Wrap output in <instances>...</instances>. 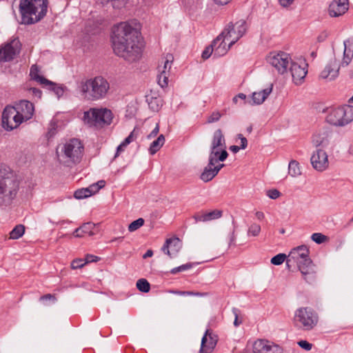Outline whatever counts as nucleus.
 I'll return each instance as SVG.
<instances>
[{"instance_id": "1", "label": "nucleus", "mask_w": 353, "mask_h": 353, "mask_svg": "<svg viewBox=\"0 0 353 353\" xmlns=\"http://www.w3.org/2000/svg\"><path fill=\"white\" fill-rule=\"evenodd\" d=\"M112 48L114 53L128 62L139 59L142 42L139 32L129 22H121L113 28Z\"/></svg>"}, {"instance_id": "2", "label": "nucleus", "mask_w": 353, "mask_h": 353, "mask_svg": "<svg viewBox=\"0 0 353 353\" xmlns=\"http://www.w3.org/2000/svg\"><path fill=\"white\" fill-rule=\"evenodd\" d=\"M47 10L48 0H20L21 23L30 25L39 22L46 16Z\"/></svg>"}, {"instance_id": "3", "label": "nucleus", "mask_w": 353, "mask_h": 353, "mask_svg": "<svg viewBox=\"0 0 353 353\" xmlns=\"http://www.w3.org/2000/svg\"><path fill=\"white\" fill-rule=\"evenodd\" d=\"M83 97L91 101H97L105 97L110 85L108 81L102 77L82 81L79 85Z\"/></svg>"}, {"instance_id": "4", "label": "nucleus", "mask_w": 353, "mask_h": 353, "mask_svg": "<svg viewBox=\"0 0 353 353\" xmlns=\"http://www.w3.org/2000/svg\"><path fill=\"white\" fill-rule=\"evenodd\" d=\"M19 182L16 176L6 167H0V203H9L16 196Z\"/></svg>"}, {"instance_id": "5", "label": "nucleus", "mask_w": 353, "mask_h": 353, "mask_svg": "<svg viewBox=\"0 0 353 353\" xmlns=\"http://www.w3.org/2000/svg\"><path fill=\"white\" fill-rule=\"evenodd\" d=\"M83 150V145L80 140L71 139L57 149V154L61 162L70 165L81 161Z\"/></svg>"}, {"instance_id": "6", "label": "nucleus", "mask_w": 353, "mask_h": 353, "mask_svg": "<svg viewBox=\"0 0 353 353\" xmlns=\"http://www.w3.org/2000/svg\"><path fill=\"white\" fill-rule=\"evenodd\" d=\"M318 321L317 314L309 307L298 308L293 319L294 326L303 331L312 330L317 325Z\"/></svg>"}, {"instance_id": "7", "label": "nucleus", "mask_w": 353, "mask_h": 353, "mask_svg": "<svg viewBox=\"0 0 353 353\" xmlns=\"http://www.w3.org/2000/svg\"><path fill=\"white\" fill-rule=\"evenodd\" d=\"M83 119L90 125H110L112 121L113 114L107 108H90L84 112Z\"/></svg>"}, {"instance_id": "8", "label": "nucleus", "mask_w": 353, "mask_h": 353, "mask_svg": "<svg viewBox=\"0 0 353 353\" xmlns=\"http://www.w3.org/2000/svg\"><path fill=\"white\" fill-rule=\"evenodd\" d=\"M327 121L335 126H344L353 121V106L345 105L330 110Z\"/></svg>"}, {"instance_id": "9", "label": "nucleus", "mask_w": 353, "mask_h": 353, "mask_svg": "<svg viewBox=\"0 0 353 353\" xmlns=\"http://www.w3.org/2000/svg\"><path fill=\"white\" fill-rule=\"evenodd\" d=\"M246 31V22L245 20L241 19L235 23H229L221 34L230 45H233L245 34Z\"/></svg>"}, {"instance_id": "10", "label": "nucleus", "mask_w": 353, "mask_h": 353, "mask_svg": "<svg viewBox=\"0 0 353 353\" xmlns=\"http://www.w3.org/2000/svg\"><path fill=\"white\" fill-rule=\"evenodd\" d=\"M228 156L225 138L221 130L218 129L213 134L209 157H211V161H212L213 157L218 158L220 161H223Z\"/></svg>"}, {"instance_id": "11", "label": "nucleus", "mask_w": 353, "mask_h": 353, "mask_svg": "<svg viewBox=\"0 0 353 353\" xmlns=\"http://www.w3.org/2000/svg\"><path fill=\"white\" fill-rule=\"evenodd\" d=\"M268 62L279 73L288 71L289 64L292 62L289 54L284 52H271L268 57Z\"/></svg>"}, {"instance_id": "12", "label": "nucleus", "mask_w": 353, "mask_h": 353, "mask_svg": "<svg viewBox=\"0 0 353 353\" xmlns=\"http://www.w3.org/2000/svg\"><path fill=\"white\" fill-rule=\"evenodd\" d=\"M1 123L4 130L11 131L17 128L23 122L14 108L12 105H7L2 112Z\"/></svg>"}, {"instance_id": "13", "label": "nucleus", "mask_w": 353, "mask_h": 353, "mask_svg": "<svg viewBox=\"0 0 353 353\" xmlns=\"http://www.w3.org/2000/svg\"><path fill=\"white\" fill-rule=\"evenodd\" d=\"M21 44L18 39H13L10 43L0 48V61H10L19 53Z\"/></svg>"}, {"instance_id": "14", "label": "nucleus", "mask_w": 353, "mask_h": 353, "mask_svg": "<svg viewBox=\"0 0 353 353\" xmlns=\"http://www.w3.org/2000/svg\"><path fill=\"white\" fill-rule=\"evenodd\" d=\"M23 122L32 119L34 113V107L32 103L28 100H21L12 105Z\"/></svg>"}, {"instance_id": "15", "label": "nucleus", "mask_w": 353, "mask_h": 353, "mask_svg": "<svg viewBox=\"0 0 353 353\" xmlns=\"http://www.w3.org/2000/svg\"><path fill=\"white\" fill-rule=\"evenodd\" d=\"M311 163L314 169L323 172L329 167L328 156L322 149H316L312 154Z\"/></svg>"}, {"instance_id": "16", "label": "nucleus", "mask_w": 353, "mask_h": 353, "mask_svg": "<svg viewBox=\"0 0 353 353\" xmlns=\"http://www.w3.org/2000/svg\"><path fill=\"white\" fill-rule=\"evenodd\" d=\"M307 64L305 61H300L299 62L291 63L290 72L292 77L294 83L296 85H300L303 83L307 73Z\"/></svg>"}, {"instance_id": "17", "label": "nucleus", "mask_w": 353, "mask_h": 353, "mask_svg": "<svg viewBox=\"0 0 353 353\" xmlns=\"http://www.w3.org/2000/svg\"><path fill=\"white\" fill-rule=\"evenodd\" d=\"M218 336L212 330L208 329L201 339L200 353H211L218 342Z\"/></svg>"}, {"instance_id": "18", "label": "nucleus", "mask_w": 353, "mask_h": 353, "mask_svg": "<svg viewBox=\"0 0 353 353\" xmlns=\"http://www.w3.org/2000/svg\"><path fill=\"white\" fill-rule=\"evenodd\" d=\"M340 65L335 57L330 59L324 69L321 72L319 77L327 81L334 80L339 73Z\"/></svg>"}, {"instance_id": "19", "label": "nucleus", "mask_w": 353, "mask_h": 353, "mask_svg": "<svg viewBox=\"0 0 353 353\" xmlns=\"http://www.w3.org/2000/svg\"><path fill=\"white\" fill-rule=\"evenodd\" d=\"M298 266L304 280L308 283H314L316 279V270L310 259L299 262Z\"/></svg>"}, {"instance_id": "20", "label": "nucleus", "mask_w": 353, "mask_h": 353, "mask_svg": "<svg viewBox=\"0 0 353 353\" xmlns=\"http://www.w3.org/2000/svg\"><path fill=\"white\" fill-rule=\"evenodd\" d=\"M309 249L305 245L302 244L293 248L288 255L287 264L291 262H296L297 264L299 262L304 261L305 259H309Z\"/></svg>"}, {"instance_id": "21", "label": "nucleus", "mask_w": 353, "mask_h": 353, "mask_svg": "<svg viewBox=\"0 0 353 353\" xmlns=\"http://www.w3.org/2000/svg\"><path fill=\"white\" fill-rule=\"evenodd\" d=\"M165 59L163 66H159L158 83L161 88L168 85V74L173 61V57L170 54H166Z\"/></svg>"}, {"instance_id": "22", "label": "nucleus", "mask_w": 353, "mask_h": 353, "mask_svg": "<svg viewBox=\"0 0 353 353\" xmlns=\"http://www.w3.org/2000/svg\"><path fill=\"white\" fill-rule=\"evenodd\" d=\"M349 9V0H333L328 8V13L331 17H339L343 15Z\"/></svg>"}, {"instance_id": "23", "label": "nucleus", "mask_w": 353, "mask_h": 353, "mask_svg": "<svg viewBox=\"0 0 353 353\" xmlns=\"http://www.w3.org/2000/svg\"><path fill=\"white\" fill-rule=\"evenodd\" d=\"M212 46L214 50V56L219 57L225 54L232 45H230L229 42L225 40V37L222 36L221 33L216 39L214 40Z\"/></svg>"}, {"instance_id": "24", "label": "nucleus", "mask_w": 353, "mask_h": 353, "mask_svg": "<svg viewBox=\"0 0 353 353\" xmlns=\"http://www.w3.org/2000/svg\"><path fill=\"white\" fill-rule=\"evenodd\" d=\"M277 350L278 346L271 344L266 340L259 339L253 345L254 353H276Z\"/></svg>"}, {"instance_id": "25", "label": "nucleus", "mask_w": 353, "mask_h": 353, "mask_svg": "<svg viewBox=\"0 0 353 353\" xmlns=\"http://www.w3.org/2000/svg\"><path fill=\"white\" fill-rule=\"evenodd\" d=\"M219 159L213 157L212 161H211V157H209V162L208 165L204 168L203 172L201 174V179L204 182H208L211 181L217 174L216 170H214L213 166L216 164Z\"/></svg>"}, {"instance_id": "26", "label": "nucleus", "mask_w": 353, "mask_h": 353, "mask_svg": "<svg viewBox=\"0 0 353 353\" xmlns=\"http://www.w3.org/2000/svg\"><path fill=\"white\" fill-rule=\"evenodd\" d=\"M272 85L270 87L263 89L259 92H254L252 94V103L250 104L260 105L267 99L269 94L272 92Z\"/></svg>"}, {"instance_id": "27", "label": "nucleus", "mask_w": 353, "mask_h": 353, "mask_svg": "<svg viewBox=\"0 0 353 353\" xmlns=\"http://www.w3.org/2000/svg\"><path fill=\"white\" fill-rule=\"evenodd\" d=\"M94 224L91 222L85 223L81 227L75 230L74 232V235L75 236L82 237L85 235H93L94 232H92V230L94 228Z\"/></svg>"}, {"instance_id": "28", "label": "nucleus", "mask_w": 353, "mask_h": 353, "mask_svg": "<svg viewBox=\"0 0 353 353\" xmlns=\"http://www.w3.org/2000/svg\"><path fill=\"white\" fill-rule=\"evenodd\" d=\"M181 249V244H164L162 247V251L168 254L170 258L176 257Z\"/></svg>"}, {"instance_id": "29", "label": "nucleus", "mask_w": 353, "mask_h": 353, "mask_svg": "<svg viewBox=\"0 0 353 353\" xmlns=\"http://www.w3.org/2000/svg\"><path fill=\"white\" fill-rule=\"evenodd\" d=\"M312 143L316 147H325L328 145V134L327 132L317 133L313 136Z\"/></svg>"}, {"instance_id": "30", "label": "nucleus", "mask_w": 353, "mask_h": 353, "mask_svg": "<svg viewBox=\"0 0 353 353\" xmlns=\"http://www.w3.org/2000/svg\"><path fill=\"white\" fill-rule=\"evenodd\" d=\"M39 68L37 65H32L30 70V76L31 79L41 85L48 82V79L39 74Z\"/></svg>"}, {"instance_id": "31", "label": "nucleus", "mask_w": 353, "mask_h": 353, "mask_svg": "<svg viewBox=\"0 0 353 353\" xmlns=\"http://www.w3.org/2000/svg\"><path fill=\"white\" fill-rule=\"evenodd\" d=\"M165 143V137L163 134H160L158 138L153 141L149 148V152L150 154H154Z\"/></svg>"}, {"instance_id": "32", "label": "nucleus", "mask_w": 353, "mask_h": 353, "mask_svg": "<svg viewBox=\"0 0 353 353\" xmlns=\"http://www.w3.org/2000/svg\"><path fill=\"white\" fill-rule=\"evenodd\" d=\"M43 85L48 86L50 90L54 92V94L57 96L58 98L63 96L65 92V87L63 85H59L50 80H48V83H45Z\"/></svg>"}, {"instance_id": "33", "label": "nucleus", "mask_w": 353, "mask_h": 353, "mask_svg": "<svg viewBox=\"0 0 353 353\" xmlns=\"http://www.w3.org/2000/svg\"><path fill=\"white\" fill-rule=\"evenodd\" d=\"M288 174L292 177H296L301 174L300 165L298 161L292 160L288 165Z\"/></svg>"}, {"instance_id": "34", "label": "nucleus", "mask_w": 353, "mask_h": 353, "mask_svg": "<svg viewBox=\"0 0 353 353\" xmlns=\"http://www.w3.org/2000/svg\"><path fill=\"white\" fill-rule=\"evenodd\" d=\"M147 102L150 109L153 112H158L162 106V101L161 99L158 97H148Z\"/></svg>"}, {"instance_id": "35", "label": "nucleus", "mask_w": 353, "mask_h": 353, "mask_svg": "<svg viewBox=\"0 0 353 353\" xmlns=\"http://www.w3.org/2000/svg\"><path fill=\"white\" fill-rule=\"evenodd\" d=\"M92 194H94V192L91 191V187L90 185L88 188L76 190L74 193V196L77 199H83Z\"/></svg>"}, {"instance_id": "36", "label": "nucleus", "mask_w": 353, "mask_h": 353, "mask_svg": "<svg viewBox=\"0 0 353 353\" xmlns=\"http://www.w3.org/2000/svg\"><path fill=\"white\" fill-rule=\"evenodd\" d=\"M25 232V227L23 225H16L12 230L10 232V239H18L21 236H23V234Z\"/></svg>"}, {"instance_id": "37", "label": "nucleus", "mask_w": 353, "mask_h": 353, "mask_svg": "<svg viewBox=\"0 0 353 353\" xmlns=\"http://www.w3.org/2000/svg\"><path fill=\"white\" fill-rule=\"evenodd\" d=\"M346 43H347L346 41H345L343 42V44H344L343 57L341 61V63L339 64L340 67L341 66H342V67L347 66L353 58L352 54L351 53L350 51L349 53L347 52Z\"/></svg>"}, {"instance_id": "38", "label": "nucleus", "mask_w": 353, "mask_h": 353, "mask_svg": "<svg viewBox=\"0 0 353 353\" xmlns=\"http://www.w3.org/2000/svg\"><path fill=\"white\" fill-rule=\"evenodd\" d=\"M229 249V245L216 244L212 248V254L214 258L223 254Z\"/></svg>"}, {"instance_id": "39", "label": "nucleus", "mask_w": 353, "mask_h": 353, "mask_svg": "<svg viewBox=\"0 0 353 353\" xmlns=\"http://www.w3.org/2000/svg\"><path fill=\"white\" fill-rule=\"evenodd\" d=\"M137 288L142 292H148L150 290L149 282L145 279H139L137 282Z\"/></svg>"}, {"instance_id": "40", "label": "nucleus", "mask_w": 353, "mask_h": 353, "mask_svg": "<svg viewBox=\"0 0 353 353\" xmlns=\"http://www.w3.org/2000/svg\"><path fill=\"white\" fill-rule=\"evenodd\" d=\"M311 239L314 243H324L330 241V238L328 236L324 235L320 232L312 234L311 236Z\"/></svg>"}, {"instance_id": "41", "label": "nucleus", "mask_w": 353, "mask_h": 353, "mask_svg": "<svg viewBox=\"0 0 353 353\" xmlns=\"http://www.w3.org/2000/svg\"><path fill=\"white\" fill-rule=\"evenodd\" d=\"M288 256L284 253H280L273 256L271 259V263L275 265H281L285 260L287 261Z\"/></svg>"}, {"instance_id": "42", "label": "nucleus", "mask_w": 353, "mask_h": 353, "mask_svg": "<svg viewBox=\"0 0 353 353\" xmlns=\"http://www.w3.org/2000/svg\"><path fill=\"white\" fill-rule=\"evenodd\" d=\"M208 222L220 219L223 215V211L220 210H214L211 212H206Z\"/></svg>"}, {"instance_id": "43", "label": "nucleus", "mask_w": 353, "mask_h": 353, "mask_svg": "<svg viewBox=\"0 0 353 353\" xmlns=\"http://www.w3.org/2000/svg\"><path fill=\"white\" fill-rule=\"evenodd\" d=\"M144 219L142 218H139L134 221H132L129 225H128V230L130 232H134L140 228L141 226L144 224Z\"/></svg>"}, {"instance_id": "44", "label": "nucleus", "mask_w": 353, "mask_h": 353, "mask_svg": "<svg viewBox=\"0 0 353 353\" xmlns=\"http://www.w3.org/2000/svg\"><path fill=\"white\" fill-rule=\"evenodd\" d=\"M261 232V226L257 223H252L248 230V235L256 236Z\"/></svg>"}, {"instance_id": "45", "label": "nucleus", "mask_w": 353, "mask_h": 353, "mask_svg": "<svg viewBox=\"0 0 353 353\" xmlns=\"http://www.w3.org/2000/svg\"><path fill=\"white\" fill-rule=\"evenodd\" d=\"M192 267V265L190 263L181 265L179 267L174 268L170 270V273L172 274H176L179 272L186 271L190 269Z\"/></svg>"}, {"instance_id": "46", "label": "nucleus", "mask_w": 353, "mask_h": 353, "mask_svg": "<svg viewBox=\"0 0 353 353\" xmlns=\"http://www.w3.org/2000/svg\"><path fill=\"white\" fill-rule=\"evenodd\" d=\"M192 218L196 223L199 222H208L206 212H204L196 213Z\"/></svg>"}, {"instance_id": "47", "label": "nucleus", "mask_w": 353, "mask_h": 353, "mask_svg": "<svg viewBox=\"0 0 353 353\" xmlns=\"http://www.w3.org/2000/svg\"><path fill=\"white\" fill-rule=\"evenodd\" d=\"M86 264L85 259H76L73 260L71 263V268L72 269H78L83 268Z\"/></svg>"}, {"instance_id": "48", "label": "nucleus", "mask_w": 353, "mask_h": 353, "mask_svg": "<svg viewBox=\"0 0 353 353\" xmlns=\"http://www.w3.org/2000/svg\"><path fill=\"white\" fill-rule=\"evenodd\" d=\"M239 100H241L242 101V103H240V104H242V103H251L250 101H246V95L243 93H239L237 95H236L235 97H233L232 99V102L234 103V104H238L239 103Z\"/></svg>"}, {"instance_id": "49", "label": "nucleus", "mask_w": 353, "mask_h": 353, "mask_svg": "<svg viewBox=\"0 0 353 353\" xmlns=\"http://www.w3.org/2000/svg\"><path fill=\"white\" fill-rule=\"evenodd\" d=\"M105 185V181L103 180L99 181L98 182L90 185L91 191L94 192V194L99 192L100 189L103 188Z\"/></svg>"}, {"instance_id": "50", "label": "nucleus", "mask_w": 353, "mask_h": 353, "mask_svg": "<svg viewBox=\"0 0 353 353\" xmlns=\"http://www.w3.org/2000/svg\"><path fill=\"white\" fill-rule=\"evenodd\" d=\"M212 54H214V50L212 43L210 46L206 47L205 49L203 51L201 57L203 59H207Z\"/></svg>"}, {"instance_id": "51", "label": "nucleus", "mask_w": 353, "mask_h": 353, "mask_svg": "<svg viewBox=\"0 0 353 353\" xmlns=\"http://www.w3.org/2000/svg\"><path fill=\"white\" fill-rule=\"evenodd\" d=\"M232 313L234 316V325L235 327H238L239 325H240L242 323V321L239 320V316L241 313V311L238 308L233 307Z\"/></svg>"}, {"instance_id": "52", "label": "nucleus", "mask_w": 353, "mask_h": 353, "mask_svg": "<svg viewBox=\"0 0 353 353\" xmlns=\"http://www.w3.org/2000/svg\"><path fill=\"white\" fill-rule=\"evenodd\" d=\"M134 131L130 132V134L121 142L120 147L125 148L128 144L134 140Z\"/></svg>"}, {"instance_id": "53", "label": "nucleus", "mask_w": 353, "mask_h": 353, "mask_svg": "<svg viewBox=\"0 0 353 353\" xmlns=\"http://www.w3.org/2000/svg\"><path fill=\"white\" fill-rule=\"evenodd\" d=\"M221 117V114L219 111L213 112L208 119V123H214L218 121Z\"/></svg>"}, {"instance_id": "54", "label": "nucleus", "mask_w": 353, "mask_h": 353, "mask_svg": "<svg viewBox=\"0 0 353 353\" xmlns=\"http://www.w3.org/2000/svg\"><path fill=\"white\" fill-rule=\"evenodd\" d=\"M281 195V192L276 189H271L267 191V196L272 199H276Z\"/></svg>"}, {"instance_id": "55", "label": "nucleus", "mask_w": 353, "mask_h": 353, "mask_svg": "<svg viewBox=\"0 0 353 353\" xmlns=\"http://www.w3.org/2000/svg\"><path fill=\"white\" fill-rule=\"evenodd\" d=\"M297 343L301 348L307 351H310L312 347V344L305 340L299 341Z\"/></svg>"}, {"instance_id": "56", "label": "nucleus", "mask_w": 353, "mask_h": 353, "mask_svg": "<svg viewBox=\"0 0 353 353\" xmlns=\"http://www.w3.org/2000/svg\"><path fill=\"white\" fill-rule=\"evenodd\" d=\"M295 0H279L280 6L283 8H288L293 4Z\"/></svg>"}, {"instance_id": "57", "label": "nucleus", "mask_w": 353, "mask_h": 353, "mask_svg": "<svg viewBox=\"0 0 353 353\" xmlns=\"http://www.w3.org/2000/svg\"><path fill=\"white\" fill-rule=\"evenodd\" d=\"M159 132V125L157 123L155 128L152 130V131L148 135V139H151L155 137Z\"/></svg>"}, {"instance_id": "58", "label": "nucleus", "mask_w": 353, "mask_h": 353, "mask_svg": "<svg viewBox=\"0 0 353 353\" xmlns=\"http://www.w3.org/2000/svg\"><path fill=\"white\" fill-rule=\"evenodd\" d=\"M29 91L32 93V95L37 97V98L40 99L41 97L42 92L40 90L36 88H30Z\"/></svg>"}, {"instance_id": "59", "label": "nucleus", "mask_w": 353, "mask_h": 353, "mask_svg": "<svg viewBox=\"0 0 353 353\" xmlns=\"http://www.w3.org/2000/svg\"><path fill=\"white\" fill-rule=\"evenodd\" d=\"M39 300L41 301L49 300V301H52L53 302H55L56 301V298L52 294H47L46 295H43V296H41Z\"/></svg>"}, {"instance_id": "60", "label": "nucleus", "mask_w": 353, "mask_h": 353, "mask_svg": "<svg viewBox=\"0 0 353 353\" xmlns=\"http://www.w3.org/2000/svg\"><path fill=\"white\" fill-rule=\"evenodd\" d=\"M99 258L97 256L88 254L85 256V261L86 263H91V262H96L98 261Z\"/></svg>"}, {"instance_id": "61", "label": "nucleus", "mask_w": 353, "mask_h": 353, "mask_svg": "<svg viewBox=\"0 0 353 353\" xmlns=\"http://www.w3.org/2000/svg\"><path fill=\"white\" fill-rule=\"evenodd\" d=\"M239 138L241 140V149H245L248 145V140L241 134H238Z\"/></svg>"}, {"instance_id": "62", "label": "nucleus", "mask_w": 353, "mask_h": 353, "mask_svg": "<svg viewBox=\"0 0 353 353\" xmlns=\"http://www.w3.org/2000/svg\"><path fill=\"white\" fill-rule=\"evenodd\" d=\"M57 133V129L54 125H51L47 132V137L48 139L52 138Z\"/></svg>"}, {"instance_id": "63", "label": "nucleus", "mask_w": 353, "mask_h": 353, "mask_svg": "<svg viewBox=\"0 0 353 353\" xmlns=\"http://www.w3.org/2000/svg\"><path fill=\"white\" fill-rule=\"evenodd\" d=\"M180 239L178 236L176 235H173L171 237H168L165 240V243H175V242H179Z\"/></svg>"}, {"instance_id": "64", "label": "nucleus", "mask_w": 353, "mask_h": 353, "mask_svg": "<svg viewBox=\"0 0 353 353\" xmlns=\"http://www.w3.org/2000/svg\"><path fill=\"white\" fill-rule=\"evenodd\" d=\"M232 0H213V2L218 6H225Z\"/></svg>"}]
</instances>
